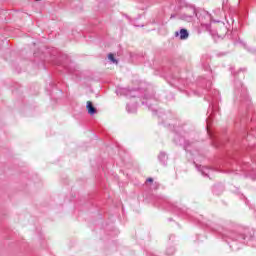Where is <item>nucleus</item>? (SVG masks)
I'll use <instances>...</instances> for the list:
<instances>
[{
	"mask_svg": "<svg viewBox=\"0 0 256 256\" xmlns=\"http://www.w3.org/2000/svg\"><path fill=\"white\" fill-rule=\"evenodd\" d=\"M166 209L174 213V215L181 217V219L192 221L195 225H198V227H202V229L218 233L232 251H239L243 245H249V243L254 246L256 245V230H253V228L243 225L229 228V226L225 225L223 222L207 220L203 215L192 212L187 209L185 205L181 204L168 202Z\"/></svg>",
	"mask_w": 256,
	"mask_h": 256,
	"instance_id": "nucleus-1",
	"label": "nucleus"
},
{
	"mask_svg": "<svg viewBox=\"0 0 256 256\" xmlns=\"http://www.w3.org/2000/svg\"><path fill=\"white\" fill-rule=\"evenodd\" d=\"M117 97H127L128 99H143L142 105H145L149 111H152L153 115L160 119L159 124L164 127H169L173 136V143L179 147H183L185 151H189L195 141L187 139L189 137V124L185 122H177L175 116L171 112H163L161 110L155 109L159 105V96L155 94L152 88H123L117 87L115 90Z\"/></svg>",
	"mask_w": 256,
	"mask_h": 256,
	"instance_id": "nucleus-2",
	"label": "nucleus"
},
{
	"mask_svg": "<svg viewBox=\"0 0 256 256\" xmlns=\"http://www.w3.org/2000/svg\"><path fill=\"white\" fill-rule=\"evenodd\" d=\"M164 78L168 85L174 87V89H178V91H181L182 93H186L187 97H191V95H197V97H201V95L208 93V95L205 96V100L209 103L206 118V129L209 135V125H211L213 117H215V115H219V101H221V94L218 92V90H211V86L213 85V76H209L208 78L199 77L197 80L198 90L192 91L191 93L187 91V88L189 87V80L187 78H182L179 77V75L172 73L166 74Z\"/></svg>",
	"mask_w": 256,
	"mask_h": 256,
	"instance_id": "nucleus-3",
	"label": "nucleus"
},
{
	"mask_svg": "<svg viewBox=\"0 0 256 256\" xmlns=\"http://www.w3.org/2000/svg\"><path fill=\"white\" fill-rule=\"evenodd\" d=\"M189 8L192 10V15L181 14L179 16V19H181V21H186V23H192V21H194L196 17L201 23V26L205 27L206 31H209V33H211V23H221V21L219 20H212L209 12L202 9H197L195 8V5H190ZM205 19H209L210 23L205 24Z\"/></svg>",
	"mask_w": 256,
	"mask_h": 256,
	"instance_id": "nucleus-4",
	"label": "nucleus"
},
{
	"mask_svg": "<svg viewBox=\"0 0 256 256\" xmlns=\"http://www.w3.org/2000/svg\"><path fill=\"white\" fill-rule=\"evenodd\" d=\"M234 101L251 103V98L249 97V94H247V88L243 86V82L240 80L234 81Z\"/></svg>",
	"mask_w": 256,
	"mask_h": 256,
	"instance_id": "nucleus-5",
	"label": "nucleus"
},
{
	"mask_svg": "<svg viewBox=\"0 0 256 256\" xmlns=\"http://www.w3.org/2000/svg\"><path fill=\"white\" fill-rule=\"evenodd\" d=\"M251 163L249 162H243L242 165H240L239 171H242L245 173L246 177H251L253 180L256 179V157L251 155Z\"/></svg>",
	"mask_w": 256,
	"mask_h": 256,
	"instance_id": "nucleus-6",
	"label": "nucleus"
},
{
	"mask_svg": "<svg viewBox=\"0 0 256 256\" xmlns=\"http://www.w3.org/2000/svg\"><path fill=\"white\" fill-rule=\"evenodd\" d=\"M195 167H196L197 171H199V173H201V175H203V177H209V175H211V173H213V169H211L207 166L195 164Z\"/></svg>",
	"mask_w": 256,
	"mask_h": 256,
	"instance_id": "nucleus-7",
	"label": "nucleus"
},
{
	"mask_svg": "<svg viewBox=\"0 0 256 256\" xmlns=\"http://www.w3.org/2000/svg\"><path fill=\"white\" fill-rule=\"evenodd\" d=\"M175 37H178L181 41L189 39V31L185 28H181L175 32Z\"/></svg>",
	"mask_w": 256,
	"mask_h": 256,
	"instance_id": "nucleus-8",
	"label": "nucleus"
},
{
	"mask_svg": "<svg viewBox=\"0 0 256 256\" xmlns=\"http://www.w3.org/2000/svg\"><path fill=\"white\" fill-rule=\"evenodd\" d=\"M86 109H87L88 115H90L91 117H93V115L97 113V108L93 105V102L91 101L87 102Z\"/></svg>",
	"mask_w": 256,
	"mask_h": 256,
	"instance_id": "nucleus-9",
	"label": "nucleus"
},
{
	"mask_svg": "<svg viewBox=\"0 0 256 256\" xmlns=\"http://www.w3.org/2000/svg\"><path fill=\"white\" fill-rule=\"evenodd\" d=\"M168 159H169V156H167V153L165 152H160V154L158 155V160L160 161V163L164 165V167H167Z\"/></svg>",
	"mask_w": 256,
	"mask_h": 256,
	"instance_id": "nucleus-10",
	"label": "nucleus"
},
{
	"mask_svg": "<svg viewBox=\"0 0 256 256\" xmlns=\"http://www.w3.org/2000/svg\"><path fill=\"white\" fill-rule=\"evenodd\" d=\"M126 111L131 114L137 113V104H127Z\"/></svg>",
	"mask_w": 256,
	"mask_h": 256,
	"instance_id": "nucleus-11",
	"label": "nucleus"
},
{
	"mask_svg": "<svg viewBox=\"0 0 256 256\" xmlns=\"http://www.w3.org/2000/svg\"><path fill=\"white\" fill-rule=\"evenodd\" d=\"M250 137H256V128L255 127H251V131L244 141H249Z\"/></svg>",
	"mask_w": 256,
	"mask_h": 256,
	"instance_id": "nucleus-12",
	"label": "nucleus"
},
{
	"mask_svg": "<svg viewBox=\"0 0 256 256\" xmlns=\"http://www.w3.org/2000/svg\"><path fill=\"white\" fill-rule=\"evenodd\" d=\"M166 255H169V256L175 255V247H173V246L168 247L166 249Z\"/></svg>",
	"mask_w": 256,
	"mask_h": 256,
	"instance_id": "nucleus-13",
	"label": "nucleus"
},
{
	"mask_svg": "<svg viewBox=\"0 0 256 256\" xmlns=\"http://www.w3.org/2000/svg\"><path fill=\"white\" fill-rule=\"evenodd\" d=\"M108 60L110 61V63H118V61L115 59V55H113L112 53L108 54Z\"/></svg>",
	"mask_w": 256,
	"mask_h": 256,
	"instance_id": "nucleus-14",
	"label": "nucleus"
},
{
	"mask_svg": "<svg viewBox=\"0 0 256 256\" xmlns=\"http://www.w3.org/2000/svg\"><path fill=\"white\" fill-rule=\"evenodd\" d=\"M166 99L167 101H173L175 99V96L173 95V93H169L168 95H166Z\"/></svg>",
	"mask_w": 256,
	"mask_h": 256,
	"instance_id": "nucleus-15",
	"label": "nucleus"
},
{
	"mask_svg": "<svg viewBox=\"0 0 256 256\" xmlns=\"http://www.w3.org/2000/svg\"><path fill=\"white\" fill-rule=\"evenodd\" d=\"M247 121H249V116H246L245 118H243V119L241 120V124H242V125H245V123H247Z\"/></svg>",
	"mask_w": 256,
	"mask_h": 256,
	"instance_id": "nucleus-16",
	"label": "nucleus"
},
{
	"mask_svg": "<svg viewBox=\"0 0 256 256\" xmlns=\"http://www.w3.org/2000/svg\"><path fill=\"white\" fill-rule=\"evenodd\" d=\"M230 71H231V74L234 75V76H236L237 73H239V72L235 73V68L234 67H230Z\"/></svg>",
	"mask_w": 256,
	"mask_h": 256,
	"instance_id": "nucleus-17",
	"label": "nucleus"
},
{
	"mask_svg": "<svg viewBox=\"0 0 256 256\" xmlns=\"http://www.w3.org/2000/svg\"><path fill=\"white\" fill-rule=\"evenodd\" d=\"M132 25H134V27H145V25H143V24H141V25L137 24L136 21H134L132 23Z\"/></svg>",
	"mask_w": 256,
	"mask_h": 256,
	"instance_id": "nucleus-18",
	"label": "nucleus"
},
{
	"mask_svg": "<svg viewBox=\"0 0 256 256\" xmlns=\"http://www.w3.org/2000/svg\"><path fill=\"white\" fill-rule=\"evenodd\" d=\"M146 183H153V178L152 177L147 178Z\"/></svg>",
	"mask_w": 256,
	"mask_h": 256,
	"instance_id": "nucleus-19",
	"label": "nucleus"
},
{
	"mask_svg": "<svg viewBox=\"0 0 256 256\" xmlns=\"http://www.w3.org/2000/svg\"><path fill=\"white\" fill-rule=\"evenodd\" d=\"M175 17H177V15L171 14L170 19H175Z\"/></svg>",
	"mask_w": 256,
	"mask_h": 256,
	"instance_id": "nucleus-20",
	"label": "nucleus"
},
{
	"mask_svg": "<svg viewBox=\"0 0 256 256\" xmlns=\"http://www.w3.org/2000/svg\"><path fill=\"white\" fill-rule=\"evenodd\" d=\"M65 61H66V65H67V63H68V61H69V56H65Z\"/></svg>",
	"mask_w": 256,
	"mask_h": 256,
	"instance_id": "nucleus-21",
	"label": "nucleus"
},
{
	"mask_svg": "<svg viewBox=\"0 0 256 256\" xmlns=\"http://www.w3.org/2000/svg\"><path fill=\"white\" fill-rule=\"evenodd\" d=\"M224 31L226 32L225 35H227V33H229V29H227V27H224Z\"/></svg>",
	"mask_w": 256,
	"mask_h": 256,
	"instance_id": "nucleus-22",
	"label": "nucleus"
},
{
	"mask_svg": "<svg viewBox=\"0 0 256 256\" xmlns=\"http://www.w3.org/2000/svg\"><path fill=\"white\" fill-rule=\"evenodd\" d=\"M69 73H70V74H73V73H75V72H74L73 70H70Z\"/></svg>",
	"mask_w": 256,
	"mask_h": 256,
	"instance_id": "nucleus-23",
	"label": "nucleus"
},
{
	"mask_svg": "<svg viewBox=\"0 0 256 256\" xmlns=\"http://www.w3.org/2000/svg\"><path fill=\"white\" fill-rule=\"evenodd\" d=\"M239 71H245V68H240V70Z\"/></svg>",
	"mask_w": 256,
	"mask_h": 256,
	"instance_id": "nucleus-24",
	"label": "nucleus"
},
{
	"mask_svg": "<svg viewBox=\"0 0 256 256\" xmlns=\"http://www.w3.org/2000/svg\"><path fill=\"white\" fill-rule=\"evenodd\" d=\"M241 198H242V199H245V196H244L243 194H241Z\"/></svg>",
	"mask_w": 256,
	"mask_h": 256,
	"instance_id": "nucleus-25",
	"label": "nucleus"
},
{
	"mask_svg": "<svg viewBox=\"0 0 256 256\" xmlns=\"http://www.w3.org/2000/svg\"><path fill=\"white\" fill-rule=\"evenodd\" d=\"M249 149H251V145L248 146L247 150L249 151Z\"/></svg>",
	"mask_w": 256,
	"mask_h": 256,
	"instance_id": "nucleus-26",
	"label": "nucleus"
},
{
	"mask_svg": "<svg viewBox=\"0 0 256 256\" xmlns=\"http://www.w3.org/2000/svg\"><path fill=\"white\" fill-rule=\"evenodd\" d=\"M245 204H246V205H249V201L246 200Z\"/></svg>",
	"mask_w": 256,
	"mask_h": 256,
	"instance_id": "nucleus-27",
	"label": "nucleus"
},
{
	"mask_svg": "<svg viewBox=\"0 0 256 256\" xmlns=\"http://www.w3.org/2000/svg\"><path fill=\"white\" fill-rule=\"evenodd\" d=\"M221 55H225V53H223V54H218L219 57H221Z\"/></svg>",
	"mask_w": 256,
	"mask_h": 256,
	"instance_id": "nucleus-28",
	"label": "nucleus"
},
{
	"mask_svg": "<svg viewBox=\"0 0 256 256\" xmlns=\"http://www.w3.org/2000/svg\"><path fill=\"white\" fill-rule=\"evenodd\" d=\"M56 65H61V63H59V62H56Z\"/></svg>",
	"mask_w": 256,
	"mask_h": 256,
	"instance_id": "nucleus-29",
	"label": "nucleus"
},
{
	"mask_svg": "<svg viewBox=\"0 0 256 256\" xmlns=\"http://www.w3.org/2000/svg\"><path fill=\"white\" fill-rule=\"evenodd\" d=\"M251 121L253 122V121H254V119H253V118H251Z\"/></svg>",
	"mask_w": 256,
	"mask_h": 256,
	"instance_id": "nucleus-30",
	"label": "nucleus"
},
{
	"mask_svg": "<svg viewBox=\"0 0 256 256\" xmlns=\"http://www.w3.org/2000/svg\"><path fill=\"white\" fill-rule=\"evenodd\" d=\"M168 221H173V219H169Z\"/></svg>",
	"mask_w": 256,
	"mask_h": 256,
	"instance_id": "nucleus-31",
	"label": "nucleus"
},
{
	"mask_svg": "<svg viewBox=\"0 0 256 256\" xmlns=\"http://www.w3.org/2000/svg\"><path fill=\"white\" fill-rule=\"evenodd\" d=\"M66 72H67V65H66Z\"/></svg>",
	"mask_w": 256,
	"mask_h": 256,
	"instance_id": "nucleus-32",
	"label": "nucleus"
}]
</instances>
